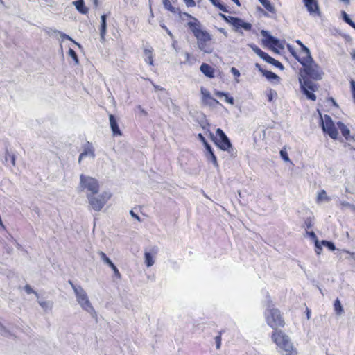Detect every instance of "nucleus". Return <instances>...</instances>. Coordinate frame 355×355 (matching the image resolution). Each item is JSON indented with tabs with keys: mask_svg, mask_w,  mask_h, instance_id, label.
Masks as SVG:
<instances>
[{
	"mask_svg": "<svg viewBox=\"0 0 355 355\" xmlns=\"http://www.w3.org/2000/svg\"><path fill=\"white\" fill-rule=\"evenodd\" d=\"M60 35V37L63 40V39H66V40H70L72 42H73L76 45H77L79 48H81V45L80 44L76 42L75 40H73L69 35L62 33V32H60V31H58Z\"/></svg>",
	"mask_w": 355,
	"mask_h": 355,
	"instance_id": "nucleus-34",
	"label": "nucleus"
},
{
	"mask_svg": "<svg viewBox=\"0 0 355 355\" xmlns=\"http://www.w3.org/2000/svg\"><path fill=\"white\" fill-rule=\"evenodd\" d=\"M15 156L14 154L10 153L8 149L6 150L5 162L8 163L10 162L12 166H15Z\"/></svg>",
	"mask_w": 355,
	"mask_h": 355,
	"instance_id": "nucleus-27",
	"label": "nucleus"
},
{
	"mask_svg": "<svg viewBox=\"0 0 355 355\" xmlns=\"http://www.w3.org/2000/svg\"><path fill=\"white\" fill-rule=\"evenodd\" d=\"M167 10H169L170 12H171L172 13H174V14L178 12L180 17L182 18V12L179 8H175V7L171 6L170 8H168Z\"/></svg>",
	"mask_w": 355,
	"mask_h": 355,
	"instance_id": "nucleus-48",
	"label": "nucleus"
},
{
	"mask_svg": "<svg viewBox=\"0 0 355 355\" xmlns=\"http://www.w3.org/2000/svg\"><path fill=\"white\" fill-rule=\"evenodd\" d=\"M340 205L343 208L347 207L351 209L352 211H355V205L351 204L348 202L342 201L340 202Z\"/></svg>",
	"mask_w": 355,
	"mask_h": 355,
	"instance_id": "nucleus-42",
	"label": "nucleus"
},
{
	"mask_svg": "<svg viewBox=\"0 0 355 355\" xmlns=\"http://www.w3.org/2000/svg\"><path fill=\"white\" fill-rule=\"evenodd\" d=\"M182 16H185V17H187V18L191 19L192 20L191 21H189L188 23H192L193 24H199L200 23V21L197 18L194 17L193 16H192L191 15H190V14H189L187 12H182Z\"/></svg>",
	"mask_w": 355,
	"mask_h": 355,
	"instance_id": "nucleus-36",
	"label": "nucleus"
},
{
	"mask_svg": "<svg viewBox=\"0 0 355 355\" xmlns=\"http://www.w3.org/2000/svg\"><path fill=\"white\" fill-rule=\"evenodd\" d=\"M249 46L252 49V50L258 55L260 57V55H261V53H263V51L259 48L258 47L256 44H249Z\"/></svg>",
	"mask_w": 355,
	"mask_h": 355,
	"instance_id": "nucleus-39",
	"label": "nucleus"
},
{
	"mask_svg": "<svg viewBox=\"0 0 355 355\" xmlns=\"http://www.w3.org/2000/svg\"><path fill=\"white\" fill-rule=\"evenodd\" d=\"M209 1L212 3L213 6L218 8L220 10L230 13L231 12L229 10L227 6H225L221 0H209Z\"/></svg>",
	"mask_w": 355,
	"mask_h": 355,
	"instance_id": "nucleus-22",
	"label": "nucleus"
},
{
	"mask_svg": "<svg viewBox=\"0 0 355 355\" xmlns=\"http://www.w3.org/2000/svg\"><path fill=\"white\" fill-rule=\"evenodd\" d=\"M260 58L264 60L265 62L270 64L274 59L272 57H271L268 53L263 51L261 55H260Z\"/></svg>",
	"mask_w": 355,
	"mask_h": 355,
	"instance_id": "nucleus-35",
	"label": "nucleus"
},
{
	"mask_svg": "<svg viewBox=\"0 0 355 355\" xmlns=\"http://www.w3.org/2000/svg\"><path fill=\"white\" fill-rule=\"evenodd\" d=\"M184 1L187 7H194L196 6L194 0H184Z\"/></svg>",
	"mask_w": 355,
	"mask_h": 355,
	"instance_id": "nucleus-56",
	"label": "nucleus"
},
{
	"mask_svg": "<svg viewBox=\"0 0 355 355\" xmlns=\"http://www.w3.org/2000/svg\"><path fill=\"white\" fill-rule=\"evenodd\" d=\"M200 71L207 78H213L215 76L214 69L207 63H202L200 67Z\"/></svg>",
	"mask_w": 355,
	"mask_h": 355,
	"instance_id": "nucleus-16",
	"label": "nucleus"
},
{
	"mask_svg": "<svg viewBox=\"0 0 355 355\" xmlns=\"http://www.w3.org/2000/svg\"><path fill=\"white\" fill-rule=\"evenodd\" d=\"M219 16L227 24L232 25L236 32L243 33L240 29L243 28L246 31H250L252 29V24L250 22L245 21L241 18L233 16L225 15L223 13H219Z\"/></svg>",
	"mask_w": 355,
	"mask_h": 355,
	"instance_id": "nucleus-6",
	"label": "nucleus"
},
{
	"mask_svg": "<svg viewBox=\"0 0 355 355\" xmlns=\"http://www.w3.org/2000/svg\"><path fill=\"white\" fill-rule=\"evenodd\" d=\"M73 291L76 294L77 302L82 309L89 313L93 318L96 316V313L92 305L86 292L82 287H74Z\"/></svg>",
	"mask_w": 355,
	"mask_h": 355,
	"instance_id": "nucleus-5",
	"label": "nucleus"
},
{
	"mask_svg": "<svg viewBox=\"0 0 355 355\" xmlns=\"http://www.w3.org/2000/svg\"><path fill=\"white\" fill-rule=\"evenodd\" d=\"M230 71L235 77H239L241 75L240 71L236 67H232Z\"/></svg>",
	"mask_w": 355,
	"mask_h": 355,
	"instance_id": "nucleus-53",
	"label": "nucleus"
},
{
	"mask_svg": "<svg viewBox=\"0 0 355 355\" xmlns=\"http://www.w3.org/2000/svg\"><path fill=\"white\" fill-rule=\"evenodd\" d=\"M337 127L340 130V132L342 135L345 137V139L347 141H349L350 138L349 129L341 121L337 122Z\"/></svg>",
	"mask_w": 355,
	"mask_h": 355,
	"instance_id": "nucleus-19",
	"label": "nucleus"
},
{
	"mask_svg": "<svg viewBox=\"0 0 355 355\" xmlns=\"http://www.w3.org/2000/svg\"><path fill=\"white\" fill-rule=\"evenodd\" d=\"M39 304L44 310L51 309L52 304L49 302L38 300Z\"/></svg>",
	"mask_w": 355,
	"mask_h": 355,
	"instance_id": "nucleus-40",
	"label": "nucleus"
},
{
	"mask_svg": "<svg viewBox=\"0 0 355 355\" xmlns=\"http://www.w3.org/2000/svg\"><path fill=\"white\" fill-rule=\"evenodd\" d=\"M327 193L324 190H322L318 195V200H322L323 199H327Z\"/></svg>",
	"mask_w": 355,
	"mask_h": 355,
	"instance_id": "nucleus-49",
	"label": "nucleus"
},
{
	"mask_svg": "<svg viewBox=\"0 0 355 355\" xmlns=\"http://www.w3.org/2000/svg\"><path fill=\"white\" fill-rule=\"evenodd\" d=\"M287 49L288 51L291 53V54L295 58V59L297 60L300 63H301V58L298 55L294 47L291 44H288Z\"/></svg>",
	"mask_w": 355,
	"mask_h": 355,
	"instance_id": "nucleus-29",
	"label": "nucleus"
},
{
	"mask_svg": "<svg viewBox=\"0 0 355 355\" xmlns=\"http://www.w3.org/2000/svg\"><path fill=\"white\" fill-rule=\"evenodd\" d=\"M225 101L231 105H233L234 103V98L231 96L229 95L228 93L226 94V96H225Z\"/></svg>",
	"mask_w": 355,
	"mask_h": 355,
	"instance_id": "nucleus-52",
	"label": "nucleus"
},
{
	"mask_svg": "<svg viewBox=\"0 0 355 355\" xmlns=\"http://www.w3.org/2000/svg\"><path fill=\"white\" fill-rule=\"evenodd\" d=\"M218 31L223 33L225 37L228 36L227 32L223 28H218Z\"/></svg>",
	"mask_w": 355,
	"mask_h": 355,
	"instance_id": "nucleus-64",
	"label": "nucleus"
},
{
	"mask_svg": "<svg viewBox=\"0 0 355 355\" xmlns=\"http://www.w3.org/2000/svg\"><path fill=\"white\" fill-rule=\"evenodd\" d=\"M110 120V125L114 137H118L122 135V132L121 131L116 116L113 114L109 115Z\"/></svg>",
	"mask_w": 355,
	"mask_h": 355,
	"instance_id": "nucleus-14",
	"label": "nucleus"
},
{
	"mask_svg": "<svg viewBox=\"0 0 355 355\" xmlns=\"http://www.w3.org/2000/svg\"><path fill=\"white\" fill-rule=\"evenodd\" d=\"M99 255L101 259L104 262V263L107 264L108 266H110L113 263L112 260L103 252H100Z\"/></svg>",
	"mask_w": 355,
	"mask_h": 355,
	"instance_id": "nucleus-30",
	"label": "nucleus"
},
{
	"mask_svg": "<svg viewBox=\"0 0 355 355\" xmlns=\"http://www.w3.org/2000/svg\"><path fill=\"white\" fill-rule=\"evenodd\" d=\"M98 196L104 202L105 205L107 200L111 198V193L110 192L105 191Z\"/></svg>",
	"mask_w": 355,
	"mask_h": 355,
	"instance_id": "nucleus-38",
	"label": "nucleus"
},
{
	"mask_svg": "<svg viewBox=\"0 0 355 355\" xmlns=\"http://www.w3.org/2000/svg\"><path fill=\"white\" fill-rule=\"evenodd\" d=\"M73 5L75 6L76 10L83 15H85L88 12L89 9L85 6L84 0H76L73 1Z\"/></svg>",
	"mask_w": 355,
	"mask_h": 355,
	"instance_id": "nucleus-18",
	"label": "nucleus"
},
{
	"mask_svg": "<svg viewBox=\"0 0 355 355\" xmlns=\"http://www.w3.org/2000/svg\"><path fill=\"white\" fill-rule=\"evenodd\" d=\"M198 139L203 144L205 143L207 139H205V137L202 135V134L201 133H199L198 135Z\"/></svg>",
	"mask_w": 355,
	"mask_h": 355,
	"instance_id": "nucleus-62",
	"label": "nucleus"
},
{
	"mask_svg": "<svg viewBox=\"0 0 355 355\" xmlns=\"http://www.w3.org/2000/svg\"><path fill=\"white\" fill-rule=\"evenodd\" d=\"M163 5L165 9L168 10V8H170L172 5L169 0H162Z\"/></svg>",
	"mask_w": 355,
	"mask_h": 355,
	"instance_id": "nucleus-59",
	"label": "nucleus"
},
{
	"mask_svg": "<svg viewBox=\"0 0 355 355\" xmlns=\"http://www.w3.org/2000/svg\"><path fill=\"white\" fill-rule=\"evenodd\" d=\"M350 87H351V91L352 94H355V80L353 79H351L349 81Z\"/></svg>",
	"mask_w": 355,
	"mask_h": 355,
	"instance_id": "nucleus-57",
	"label": "nucleus"
},
{
	"mask_svg": "<svg viewBox=\"0 0 355 355\" xmlns=\"http://www.w3.org/2000/svg\"><path fill=\"white\" fill-rule=\"evenodd\" d=\"M69 55L73 60L75 64H79L78 57L73 49L71 48L69 49Z\"/></svg>",
	"mask_w": 355,
	"mask_h": 355,
	"instance_id": "nucleus-33",
	"label": "nucleus"
},
{
	"mask_svg": "<svg viewBox=\"0 0 355 355\" xmlns=\"http://www.w3.org/2000/svg\"><path fill=\"white\" fill-rule=\"evenodd\" d=\"M255 67H256V69H257L259 70V71H260L262 73V75L263 74L264 71L266 70V69H263L259 63L255 64Z\"/></svg>",
	"mask_w": 355,
	"mask_h": 355,
	"instance_id": "nucleus-61",
	"label": "nucleus"
},
{
	"mask_svg": "<svg viewBox=\"0 0 355 355\" xmlns=\"http://www.w3.org/2000/svg\"><path fill=\"white\" fill-rule=\"evenodd\" d=\"M270 64L273 65L274 67L279 69L280 70H284V65L278 60H275V58L272 60Z\"/></svg>",
	"mask_w": 355,
	"mask_h": 355,
	"instance_id": "nucleus-45",
	"label": "nucleus"
},
{
	"mask_svg": "<svg viewBox=\"0 0 355 355\" xmlns=\"http://www.w3.org/2000/svg\"><path fill=\"white\" fill-rule=\"evenodd\" d=\"M321 244L331 251H334L336 250L335 244L332 241L327 240H322Z\"/></svg>",
	"mask_w": 355,
	"mask_h": 355,
	"instance_id": "nucleus-28",
	"label": "nucleus"
},
{
	"mask_svg": "<svg viewBox=\"0 0 355 355\" xmlns=\"http://www.w3.org/2000/svg\"><path fill=\"white\" fill-rule=\"evenodd\" d=\"M303 3L310 15H320L319 6L316 0H303Z\"/></svg>",
	"mask_w": 355,
	"mask_h": 355,
	"instance_id": "nucleus-13",
	"label": "nucleus"
},
{
	"mask_svg": "<svg viewBox=\"0 0 355 355\" xmlns=\"http://www.w3.org/2000/svg\"><path fill=\"white\" fill-rule=\"evenodd\" d=\"M267 309L268 312L266 313V318L267 324L271 327L273 329L277 330L279 327H284L285 324L284 320H283L280 311L275 308L274 304L270 299V296L267 293Z\"/></svg>",
	"mask_w": 355,
	"mask_h": 355,
	"instance_id": "nucleus-3",
	"label": "nucleus"
},
{
	"mask_svg": "<svg viewBox=\"0 0 355 355\" xmlns=\"http://www.w3.org/2000/svg\"><path fill=\"white\" fill-rule=\"evenodd\" d=\"M83 148V150L79 155L78 163H80L81 160L87 156H90L92 159L95 158V150L91 142L87 141Z\"/></svg>",
	"mask_w": 355,
	"mask_h": 355,
	"instance_id": "nucleus-12",
	"label": "nucleus"
},
{
	"mask_svg": "<svg viewBox=\"0 0 355 355\" xmlns=\"http://www.w3.org/2000/svg\"><path fill=\"white\" fill-rule=\"evenodd\" d=\"M207 42H197L198 49L205 53L210 54L213 52V48L207 44Z\"/></svg>",
	"mask_w": 355,
	"mask_h": 355,
	"instance_id": "nucleus-21",
	"label": "nucleus"
},
{
	"mask_svg": "<svg viewBox=\"0 0 355 355\" xmlns=\"http://www.w3.org/2000/svg\"><path fill=\"white\" fill-rule=\"evenodd\" d=\"M145 264L147 267H150L154 264V259L152 254L149 252H146L144 254Z\"/></svg>",
	"mask_w": 355,
	"mask_h": 355,
	"instance_id": "nucleus-25",
	"label": "nucleus"
},
{
	"mask_svg": "<svg viewBox=\"0 0 355 355\" xmlns=\"http://www.w3.org/2000/svg\"><path fill=\"white\" fill-rule=\"evenodd\" d=\"M160 26L166 32V33L171 37H173V35L171 31L165 26V24H160Z\"/></svg>",
	"mask_w": 355,
	"mask_h": 355,
	"instance_id": "nucleus-55",
	"label": "nucleus"
},
{
	"mask_svg": "<svg viewBox=\"0 0 355 355\" xmlns=\"http://www.w3.org/2000/svg\"><path fill=\"white\" fill-rule=\"evenodd\" d=\"M209 137L220 150L227 152L231 157L234 158L237 156L236 149L234 148L230 139L221 128L216 129V135L209 132Z\"/></svg>",
	"mask_w": 355,
	"mask_h": 355,
	"instance_id": "nucleus-2",
	"label": "nucleus"
},
{
	"mask_svg": "<svg viewBox=\"0 0 355 355\" xmlns=\"http://www.w3.org/2000/svg\"><path fill=\"white\" fill-rule=\"evenodd\" d=\"M304 225L306 229L311 228L313 225V220L311 217H307L304 220Z\"/></svg>",
	"mask_w": 355,
	"mask_h": 355,
	"instance_id": "nucleus-47",
	"label": "nucleus"
},
{
	"mask_svg": "<svg viewBox=\"0 0 355 355\" xmlns=\"http://www.w3.org/2000/svg\"><path fill=\"white\" fill-rule=\"evenodd\" d=\"M94 195L87 194V198L92 209L96 211H99L104 207L105 203L98 196Z\"/></svg>",
	"mask_w": 355,
	"mask_h": 355,
	"instance_id": "nucleus-11",
	"label": "nucleus"
},
{
	"mask_svg": "<svg viewBox=\"0 0 355 355\" xmlns=\"http://www.w3.org/2000/svg\"><path fill=\"white\" fill-rule=\"evenodd\" d=\"M334 311L337 315H341L344 312L343 307L341 302L338 298H337L334 301Z\"/></svg>",
	"mask_w": 355,
	"mask_h": 355,
	"instance_id": "nucleus-26",
	"label": "nucleus"
},
{
	"mask_svg": "<svg viewBox=\"0 0 355 355\" xmlns=\"http://www.w3.org/2000/svg\"><path fill=\"white\" fill-rule=\"evenodd\" d=\"M300 64L303 67L299 73L300 90L307 99L315 101L316 96L314 92L318 91L319 86L311 80H321L324 73L321 67L315 62L313 59V62H301Z\"/></svg>",
	"mask_w": 355,
	"mask_h": 355,
	"instance_id": "nucleus-1",
	"label": "nucleus"
},
{
	"mask_svg": "<svg viewBox=\"0 0 355 355\" xmlns=\"http://www.w3.org/2000/svg\"><path fill=\"white\" fill-rule=\"evenodd\" d=\"M272 340L278 347L287 352L285 355H297V350L290 338L282 331L275 330L272 334Z\"/></svg>",
	"mask_w": 355,
	"mask_h": 355,
	"instance_id": "nucleus-4",
	"label": "nucleus"
},
{
	"mask_svg": "<svg viewBox=\"0 0 355 355\" xmlns=\"http://www.w3.org/2000/svg\"><path fill=\"white\" fill-rule=\"evenodd\" d=\"M130 216H131L133 218L136 219V220H138L139 222H141V221H142V220H141V218H140V216H139L137 214H136L133 210H130Z\"/></svg>",
	"mask_w": 355,
	"mask_h": 355,
	"instance_id": "nucleus-51",
	"label": "nucleus"
},
{
	"mask_svg": "<svg viewBox=\"0 0 355 355\" xmlns=\"http://www.w3.org/2000/svg\"><path fill=\"white\" fill-rule=\"evenodd\" d=\"M343 37L345 38V40L347 41V42H351L352 41V37L349 35H347V34H341V33H339Z\"/></svg>",
	"mask_w": 355,
	"mask_h": 355,
	"instance_id": "nucleus-60",
	"label": "nucleus"
},
{
	"mask_svg": "<svg viewBox=\"0 0 355 355\" xmlns=\"http://www.w3.org/2000/svg\"><path fill=\"white\" fill-rule=\"evenodd\" d=\"M24 291L28 293V294H31V293H34L36 297L38 298L39 297V295L38 293L35 291L30 285L28 284H26L25 286H24Z\"/></svg>",
	"mask_w": 355,
	"mask_h": 355,
	"instance_id": "nucleus-44",
	"label": "nucleus"
},
{
	"mask_svg": "<svg viewBox=\"0 0 355 355\" xmlns=\"http://www.w3.org/2000/svg\"><path fill=\"white\" fill-rule=\"evenodd\" d=\"M107 14H103L101 16L100 36L101 42L105 41V36L107 33Z\"/></svg>",
	"mask_w": 355,
	"mask_h": 355,
	"instance_id": "nucleus-17",
	"label": "nucleus"
},
{
	"mask_svg": "<svg viewBox=\"0 0 355 355\" xmlns=\"http://www.w3.org/2000/svg\"><path fill=\"white\" fill-rule=\"evenodd\" d=\"M80 186L83 189H87L90 194H97L99 191V184L96 179L81 174L80 176Z\"/></svg>",
	"mask_w": 355,
	"mask_h": 355,
	"instance_id": "nucleus-8",
	"label": "nucleus"
},
{
	"mask_svg": "<svg viewBox=\"0 0 355 355\" xmlns=\"http://www.w3.org/2000/svg\"><path fill=\"white\" fill-rule=\"evenodd\" d=\"M214 153V149L212 147H211V148L205 150V156L206 157L209 156L210 155H212Z\"/></svg>",
	"mask_w": 355,
	"mask_h": 355,
	"instance_id": "nucleus-58",
	"label": "nucleus"
},
{
	"mask_svg": "<svg viewBox=\"0 0 355 355\" xmlns=\"http://www.w3.org/2000/svg\"><path fill=\"white\" fill-rule=\"evenodd\" d=\"M226 92L220 91H216L215 93V94L219 98L226 96Z\"/></svg>",
	"mask_w": 355,
	"mask_h": 355,
	"instance_id": "nucleus-63",
	"label": "nucleus"
},
{
	"mask_svg": "<svg viewBox=\"0 0 355 355\" xmlns=\"http://www.w3.org/2000/svg\"><path fill=\"white\" fill-rule=\"evenodd\" d=\"M144 53L147 56L146 62H148L150 65H153V60L152 51L149 49H144Z\"/></svg>",
	"mask_w": 355,
	"mask_h": 355,
	"instance_id": "nucleus-32",
	"label": "nucleus"
},
{
	"mask_svg": "<svg viewBox=\"0 0 355 355\" xmlns=\"http://www.w3.org/2000/svg\"><path fill=\"white\" fill-rule=\"evenodd\" d=\"M187 26L197 39V42H209L211 40V35L206 30H202V24L200 22L194 24L187 23Z\"/></svg>",
	"mask_w": 355,
	"mask_h": 355,
	"instance_id": "nucleus-9",
	"label": "nucleus"
},
{
	"mask_svg": "<svg viewBox=\"0 0 355 355\" xmlns=\"http://www.w3.org/2000/svg\"><path fill=\"white\" fill-rule=\"evenodd\" d=\"M259 3L264 7V8L270 13L275 15L276 14V9L275 6L271 3L270 0H258Z\"/></svg>",
	"mask_w": 355,
	"mask_h": 355,
	"instance_id": "nucleus-20",
	"label": "nucleus"
},
{
	"mask_svg": "<svg viewBox=\"0 0 355 355\" xmlns=\"http://www.w3.org/2000/svg\"><path fill=\"white\" fill-rule=\"evenodd\" d=\"M301 51L302 53H304L306 54V56L304 57V58H301V62H313V57L311 55V51L309 50V49L305 46V45H303L302 47H301Z\"/></svg>",
	"mask_w": 355,
	"mask_h": 355,
	"instance_id": "nucleus-23",
	"label": "nucleus"
},
{
	"mask_svg": "<svg viewBox=\"0 0 355 355\" xmlns=\"http://www.w3.org/2000/svg\"><path fill=\"white\" fill-rule=\"evenodd\" d=\"M341 16L343 21H345L347 24H349L350 23V21H352L349 15L344 10L341 11Z\"/></svg>",
	"mask_w": 355,
	"mask_h": 355,
	"instance_id": "nucleus-41",
	"label": "nucleus"
},
{
	"mask_svg": "<svg viewBox=\"0 0 355 355\" xmlns=\"http://www.w3.org/2000/svg\"><path fill=\"white\" fill-rule=\"evenodd\" d=\"M320 125L323 132L328 135L331 139H336L338 138V132L331 117L328 114H324V117H322L321 114H320Z\"/></svg>",
	"mask_w": 355,
	"mask_h": 355,
	"instance_id": "nucleus-7",
	"label": "nucleus"
},
{
	"mask_svg": "<svg viewBox=\"0 0 355 355\" xmlns=\"http://www.w3.org/2000/svg\"><path fill=\"white\" fill-rule=\"evenodd\" d=\"M279 154H280V157L284 161V162H290V159H289V157H288V155L287 153V152L282 149L280 150L279 152Z\"/></svg>",
	"mask_w": 355,
	"mask_h": 355,
	"instance_id": "nucleus-43",
	"label": "nucleus"
},
{
	"mask_svg": "<svg viewBox=\"0 0 355 355\" xmlns=\"http://www.w3.org/2000/svg\"><path fill=\"white\" fill-rule=\"evenodd\" d=\"M306 234L311 239L314 241V243L316 242V241H318V239L313 231H306Z\"/></svg>",
	"mask_w": 355,
	"mask_h": 355,
	"instance_id": "nucleus-50",
	"label": "nucleus"
},
{
	"mask_svg": "<svg viewBox=\"0 0 355 355\" xmlns=\"http://www.w3.org/2000/svg\"><path fill=\"white\" fill-rule=\"evenodd\" d=\"M261 34L265 38L262 40V43L266 46H268L272 49L275 52H279L278 50H276L275 48L277 47L279 49H284V46L278 38L274 37L270 35L269 31L266 30H261Z\"/></svg>",
	"mask_w": 355,
	"mask_h": 355,
	"instance_id": "nucleus-10",
	"label": "nucleus"
},
{
	"mask_svg": "<svg viewBox=\"0 0 355 355\" xmlns=\"http://www.w3.org/2000/svg\"><path fill=\"white\" fill-rule=\"evenodd\" d=\"M208 162H211L215 168H218V163L215 153L206 157Z\"/></svg>",
	"mask_w": 355,
	"mask_h": 355,
	"instance_id": "nucleus-31",
	"label": "nucleus"
},
{
	"mask_svg": "<svg viewBox=\"0 0 355 355\" xmlns=\"http://www.w3.org/2000/svg\"><path fill=\"white\" fill-rule=\"evenodd\" d=\"M200 91L202 95V102L205 104L209 105L211 106H213L216 104H219V101L212 98L211 96L210 92L208 90L202 87Z\"/></svg>",
	"mask_w": 355,
	"mask_h": 355,
	"instance_id": "nucleus-15",
	"label": "nucleus"
},
{
	"mask_svg": "<svg viewBox=\"0 0 355 355\" xmlns=\"http://www.w3.org/2000/svg\"><path fill=\"white\" fill-rule=\"evenodd\" d=\"M322 245L319 242V241H316V242H315V251L317 254H321L322 251Z\"/></svg>",
	"mask_w": 355,
	"mask_h": 355,
	"instance_id": "nucleus-46",
	"label": "nucleus"
},
{
	"mask_svg": "<svg viewBox=\"0 0 355 355\" xmlns=\"http://www.w3.org/2000/svg\"><path fill=\"white\" fill-rule=\"evenodd\" d=\"M216 346L217 349H219L221 346V336L218 335L215 337Z\"/></svg>",
	"mask_w": 355,
	"mask_h": 355,
	"instance_id": "nucleus-54",
	"label": "nucleus"
},
{
	"mask_svg": "<svg viewBox=\"0 0 355 355\" xmlns=\"http://www.w3.org/2000/svg\"><path fill=\"white\" fill-rule=\"evenodd\" d=\"M263 76L269 81L277 80V82H279L280 80L279 76L270 71H264Z\"/></svg>",
	"mask_w": 355,
	"mask_h": 355,
	"instance_id": "nucleus-24",
	"label": "nucleus"
},
{
	"mask_svg": "<svg viewBox=\"0 0 355 355\" xmlns=\"http://www.w3.org/2000/svg\"><path fill=\"white\" fill-rule=\"evenodd\" d=\"M110 267L113 270L114 277L117 279H121V275L119 270H118L117 267L114 265V263H113Z\"/></svg>",
	"mask_w": 355,
	"mask_h": 355,
	"instance_id": "nucleus-37",
	"label": "nucleus"
}]
</instances>
